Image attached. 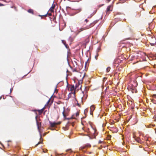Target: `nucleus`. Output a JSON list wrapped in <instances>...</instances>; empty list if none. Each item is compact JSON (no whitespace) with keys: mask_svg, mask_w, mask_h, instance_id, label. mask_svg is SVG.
Returning a JSON list of instances; mask_svg holds the SVG:
<instances>
[{"mask_svg":"<svg viewBox=\"0 0 156 156\" xmlns=\"http://www.w3.org/2000/svg\"><path fill=\"white\" fill-rule=\"evenodd\" d=\"M96 23V22H94L88 25H86V24H84L82 27L77 30V33H79L80 32L83 30L89 29L93 26Z\"/></svg>","mask_w":156,"mask_h":156,"instance_id":"f257e3e1","label":"nucleus"},{"mask_svg":"<svg viewBox=\"0 0 156 156\" xmlns=\"http://www.w3.org/2000/svg\"><path fill=\"white\" fill-rule=\"evenodd\" d=\"M63 109L64 110L62 112V115L64 116V118H66V116L68 115L69 110L68 108L66 109L64 107H63Z\"/></svg>","mask_w":156,"mask_h":156,"instance_id":"f03ea898","label":"nucleus"},{"mask_svg":"<svg viewBox=\"0 0 156 156\" xmlns=\"http://www.w3.org/2000/svg\"><path fill=\"white\" fill-rule=\"evenodd\" d=\"M61 123V122H50V123L51 125V126L52 127H55L56 125H59Z\"/></svg>","mask_w":156,"mask_h":156,"instance_id":"7ed1b4c3","label":"nucleus"},{"mask_svg":"<svg viewBox=\"0 0 156 156\" xmlns=\"http://www.w3.org/2000/svg\"><path fill=\"white\" fill-rule=\"evenodd\" d=\"M112 6L111 5L108 6L106 10V14H108L112 10Z\"/></svg>","mask_w":156,"mask_h":156,"instance_id":"20e7f679","label":"nucleus"},{"mask_svg":"<svg viewBox=\"0 0 156 156\" xmlns=\"http://www.w3.org/2000/svg\"><path fill=\"white\" fill-rule=\"evenodd\" d=\"M95 107L94 105H92L90 107V113L91 114H92L93 111L94 110Z\"/></svg>","mask_w":156,"mask_h":156,"instance_id":"39448f33","label":"nucleus"},{"mask_svg":"<svg viewBox=\"0 0 156 156\" xmlns=\"http://www.w3.org/2000/svg\"><path fill=\"white\" fill-rule=\"evenodd\" d=\"M55 5L53 4L51 6V7L50 8V10L51 12H54V9H55Z\"/></svg>","mask_w":156,"mask_h":156,"instance_id":"423d86ee","label":"nucleus"},{"mask_svg":"<svg viewBox=\"0 0 156 156\" xmlns=\"http://www.w3.org/2000/svg\"><path fill=\"white\" fill-rule=\"evenodd\" d=\"M82 10V9L81 8H80L78 9H77L76 10L75 12L74 13V15L77 14L80 12Z\"/></svg>","mask_w":156,"mask_h":156,"instance_id":"0eeeda50","label":"nucleus"},{"mask_svg":"<svg viewBox=\"0 0 156 156\" xmlns=\"http://www.w3.org/2000/svg\"><path fill=\"white\" fill-rule=\"evenodd\" d=\"M76 88H80L81 87V85L80 83V82H78V83H76L75 85Z\"/></svg>","mask_w":156,"mask_h":156,"instance_id":"6e6552de","label":"nucleus"},{"mask_svg":"<svg viewBox=\"0 0 156 156\" xmlns=\"http://www.w3.org/2000/svg\"><path fill=\"white\" fill-rule=\"evenodd\" d=\"M44 109V108H42V109H41V110H38V111L39 112V114H42L43 113Z\"/></svg>","mask_w":156,"mask_h":156,"instance_id":"1a4fd4ad","label":"nucleus"},{"mask_svg":"<svg viewBox=\"0 0 156 156\" xmlns=\"http://www.w3.org/2000/svg\"><path fill=\"white\" fill-rule=\"evenodd\" d=\"M37 128H38V130L39 131V132H40V137H41L40 139L41 140V133L40 130L39 129V124L38 123H37Z\"/></svg>","mask_w":156,"mask_h":156,"instance_id":"9d476101","label":"nucleus"},{"mask_svg":"<svg viewBox=\"0 0 156 156\" xmlns=\"http://www.w3.org/2000/svg\"><path fill=\"white\" fill-rule=\"evenodd\" d=\"M28 12L29 13H31L33 14H34V11L33 9H28Z\"/></svg>","mask_w":156,"mask_h":156,"instance_id":"9b49d317","label":"nucleus"},{"mask_svg":"<svg viewBox=\"0 0 156 156\" xmlns=\"http://www.w3.org/2000/svg\"><path fill=\"white\" fill-rule=\"evenodd\" d=\"M86 147L84 146H82L80 147V150H83V149H84Z\"/></svg>","mask_w":156,"mask_h":156,"instance_id":"f8f14e48","label":"nucleus"},{"mask_svg":"<svg viewBox=\"0 0 156 156\" xmlns=\"http://www.w3.org/2000/svg\"><path fill=\"white\" fill-rule=\"evenodd\" d=\"M155 43H156V42L154 41V42L153 43H150V44H151V46H154L155 45Z\"/></svg>","mask_w":156,"mask_h":156,"instance_id":"ddd939ff","label":"nucleus"},{"mask_svg":"<svg viewBox=\"0 0 156 156\" xmlns=\"http://www.w3.org/2000/svg\"><path fill=\"white\" fill-rule=\"evenodd\" d=\"M110 69H111L110 67H108L106 69L107 72V73L108 72L110 71Z\"/></svg>","mask_w":156,"mask_h":156,"instance_id":"4468645a","label":"nucleus"},{"mask_svg":"<svg viewBox=\"0 0 156 156\" xmlns=\"http://www.w3.org/2000/svg\"><path fill=\"white\" fill-rule=\"evenodd\" d=\"M42 143H43L42 141H40V142H38V143L35 145V146L37 147L38 145L39 144H42Z\"/></svg>","mask_w":156,"mask_h":156,"instance_id":"2eb2a0df","label":"nucleus"},{"mask_svg":"<svg viewBox=\"0 0 156 156\" xmlns=\"http://www.w3.org/2000/svg\"><path fill=\"white\" fill-rule=\"evenodd\" d=\"M151 97L153 98H156V94H153L152 95Z\"/></svg>","mask_w":156,"mask_h":156,"instance_id":"dca6fc26","label":"nucleus"},{"mask_svg":"<svg viewBox=\"0 0 156 156\" xmlns=\"http://www.w3.org/2000/svg\"><path fill=\"white\" fill-rule=\"evenodd\" d=\"M62 42L64 44H66V42L65 40H62Z\"/></svg>","mask_w":156,"mask_h":156,"instance_id":"f3484780","label":"nucleus"},{"mask_svg":"<svg viewBox=\"0 0 156 156\" xmlns=\"http://www.w3.org/2000/svg\"><path fill=\"white\" fill-rule=\"evenodd\" d=\"M79 113L78 112H77L76 114V117L78 116L79 115Z\"/></svg>","mask_w":156,"mask_h":156,"instance_id":"a211bd4d","label":"nucleus"},{"mask_svg":"<svg viewBox=\"0 0 156 156\" xmlns=\"http://www.w3.org/2000/svg\"><path fill=\"white\" fill-rule=\"evenodd\" d=\"M74 89V86H72V87H71V90H72Z\"/></svg>","mask_w":156,"mask_h":156,"instance_id":"6ab92c4d","label":"nucleus"},{"mask_svg":"<svg viewBox=\"0 0 156 156\" xmlns=\"http://www.w3.org/2000/svg\"><path fill=\"white\" fill-rule=\"evenodd\" d=\"M71 118H66H66H64V119H68V120H69V119H71Z\"/></svg>","mask_w":156,"mask_h":156,"instance_id":"aec40b11","label":"nucleus"},{"mask_svg":"<svg viewBox=\"0 0 156 156\" xmlns=\"http://www.w3.org/2000/svg\"><path fill=\"white\" fill-rule=\"evenodd\" d=\"M73 72H77V71L76 70V69H75L73 70Z\"/></svg>","mask_w":156,"mask_h":156,"instance_id":"412c9836","label":"nucleus"},{"mask_svg":"<svg viewBox=\"0 0 156 156\" xmlns=\"http://www.w3.org/2000/svg\"><path fill=\"white\" fill-rule=\"evenodd\" d=\"M50 100H51L50 99H49V100H48V102H47V104H49V103L50 102Z\"/></svg>","mask_w":156,"mask_h":156,"instance_id":"4be33fe9","label":"nucleus"},{"mask_svg":"<svg viewBox=\"0 0 156 156\" xmlns=\"http://www.w3.org/2000/svg\"><path fill=\"white\" fill-rule=\"evenodd\" d=\"M98 54L97 55H96L95 56V58L96 59H97V58H98Z\"/></svg>","mask_w":156,"mask_h":156,"instance_id":"5701e85b","label":"nucleus"},{"mask_svg":"<svg viewBox=\"0 0 156 156\" xmlns=\"http://www.w3.org/2000/svg\"><path fill=\"white\" fill-rule=\"evenodd\" d=\"M88 20H87V19H86L85 21H84V22H86V23H87V22H88Z\"/></svg>","mask_w":156,"mask_h":156,"instance_id":"b1692460","label":"nucleus"},{"mask_svg":"<svg viewBox=\"0 0 156 156\" xmlns=\"http://www.w3.org/2000/svg\"><path fill=\"white\" fill-rule=\"evenodd\" d=\"M48 16H51L52 14H51V13H49L48 14Z\"/></svg>","mask_w":156,"mask_h":156,"instance_id":"393cba45","label":"nucleus"},{"mask_svg":"<svg viewBox=\"0 0 156 156\" xmlns=\"http://www.w3.org/2000/svg\"><path fill=\"white\" fill-rule=\"evenodd\" d=\"M88 112V110L87 109H86L84 111V113H85L86 112Z\"/></svg>","mask_w":156,"mask_h":156,"instance_id":"a878e982","label":"nucleus"},{"mask_svg":"<svg viewBox=\"0 0 156 156\" xmlns=\"http://www.w3.org/2000/svg\"><path fill=\"white\" fill-rule=\"evenodd\" d=\"M66 48H67L68 47V46L67 44H64Z\"/></svg>","mask_w":156,"mask_h":156,"instance_id":"bb28decb","label":"nucleus"},{"mask_svg":"<svg viewBox=\"0 0 156 156\" xmlns=\"http://www.w3.org/2000/svg\"><path fill=\"white\" fill-rule=\"evenodd\" d=\"M150 126H151L150 127H152H152L154 126H155V125L152 124Z\"/></svg>","mask_w":156,"mask_h":156,"instance_id":"cd10ccee","label":"nucleus"},{"mask_svg":"<svg viewBox=\"0 0 156 156\" xmlns=\"http://www.w3.org/2000/svg\"><path fill=\"white\" fill-rule=\"evenodd\" d=\"M4 5L0 3V6H3Z\"/></svg>","mask_w":156,"mask_h":156,"instance_id":"c85d7f7f","label":"nucleus"},{"mask_svg":"<svg viewBox=\"0 0 156 156\" xmlns=\"http://www.w3.org/2000/svg\"><path fill=\"white\" fill-rule=\"evenodd\" d=\"M86 146L88 147H90V144H88V145H86Z\"/></svg>","mask_w":156,"mask_h":156,"instance_id":"c756f323","label":"nucleus"},{"mask_svg":"<svg viewBox=\"0 0 156 156\" xmlns=\"http://www.w3.org/2000/svg\"><path fill=\"white\" fill-rule=\"evenodd\" d=\"M12 90H13L12 88H11L10 89V90L11 92L12 91Z\"/></svg>","mask_w":156,"mask_h":156,"instance_id":"7c9ffc66","label":"nucleus"},{"mask_svg":"<svg viewBox=\"0 0 156 156\" xmlns=\"http://www.w3.org/2000/svg\"><path fill=\"white\" fill-rule=\"evenodd\" d=\"M77 105L79 106L80 107V105L79 103H77Z\"/></svg>","mask_w":156,"mask_h":156,"instance_id":"2f4dec72","label":"nucleus"},{"mask_svg":"<svg viewBox=\"0 0 156 156\" xmlns=\"http://www.w3.org/2000/svg\"><path fill=\"white\" fill-rule=\"evenodd\" d=\"M102 142V141H101L100 140L99 141V143H101Z\"/></svg>","mask_w":156,"mask_h":156,"instance_id":"473e14b6","label":"nucleus"},{"mask_svg":"<svg viewBox=\"0 0 156 156\" xmlns=\"http://www.w3.org/2000/svg\"><path fill=\"white\" fill-rule=\"evenodd\" d=\"M87 62H86V63H85V66H86V65H87Z\"/></svg>","mask_w":156,"mask_h":156,"instance_id":"72a5a7b5","label":"nucleus"},{"mask_svg":"<svg viewBox=\"0 0 156 156\" xmlns=\"http://www.w3.org/2000/svg\"><path fill=\"white\" fill-rule=\"evenodd\" d=\"M107 0L108 1V2H110L111 1V0Z\"/></svg>","mask_w":156,"mask_h":156,"instance_id":"f704fd0d","label":"nucleus"},{"mask_svg":"<svg viewBox=\"0 0 156 156\" xmlns=\"http://www.w3.org/2000/svg\"><path fill=\"white\" fill-rule=\"evenodd\" d=\"M43 151V152H44V153H45V151Z\"/></svg>","mask_w":156,"mask_h":156,"instance_id":"c9c22d12","label":"nucleus"},{"mask_svg":"<svg viewBox=\"0 0 156 156\" xmlns=\"http://www.w3.org/2000/svg\"><path fill=\"white\" fill-rule=\"evenodd\" d=\"M43 151V152H44V153H45V151Z\"/></svg>","mask_w":156,"mask_h":156,"instance_id":"e433bc0d","label":"nucleus"},{"mask_svg":"<svg viewBox=\"0 0 156 156\" xmlns=\"http://www.w3.org/2000/svg\"><path fill=\"white\" fill-rule=\"evenodd\" d=\"M2 98V97H0V99H1Z\"/></svg>","mask_w":156,"mask_h":156,"instance_id":"4c0bfd02","label":"nucleus"},{"mask_svg":"<svg viewBox=\"0 0 156 156\" xmlns=\"http://www.w3.org/2000/svg\"><path fill=\"white\" fill-rule=\"evenodd\" d=\"M137 141L138 143H140V142L139 141V140H137Z\"/></svg>","mask_w":156,"mask_h":156,"instance_id":"58836bf2","label":"nucleus"}]
</instances>
